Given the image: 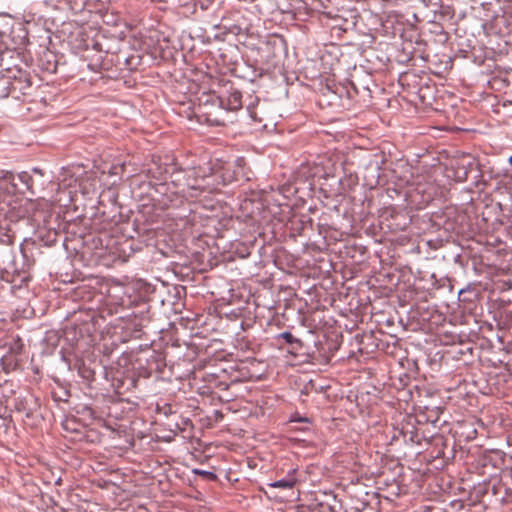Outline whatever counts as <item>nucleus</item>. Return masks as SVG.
Masks as SVG:
<instances>
[{"mask_svg":"<svg viewBox=\"0 0 512 512\" xmlns=\"http://www.w3.org/2000/svg\"><path fill=\"white\" fill-rule=\"evenodd\" d=\"M10 79V68L6 69L5 72H0V99H5L10 96Z\"/></svg>","mask_w":512,"mask_h":512,"instance_id":"39448f33","label":"nucleus"},{"mask_svg":"<svg viewBox=\"0 0 512 512\" xmlns=\"http://www.w3.org/2000/svg\"><path fill=\"white\" fill-rule=\"evenodd\" d=\"M198 474H201V475H204L206 477H209V478H215V474L213 472H210V471H204V470H199V471H196Z\"/></svg>","mask_w":512,"mask_h":512,"instance_id":"9d476101","label":"nucleus"},{"mask_svg":"<svg viewBox=\"0 0 512 512\" xmlns=\"http://www.w3.org/2000/svg\"><path fill=\"white\" fill-rule=\"evenodd\" d=\"M10 96L14 99H21L22 96L30 94L32 83L29 74L18 68H10Z\"/></svg>","mask_w":512,"mask_h":512,"instance_id":"f257e3e1","label":"nucleus"},{"mask_svg":"<svg viewBox=\"0 0 512 512\" xmlns=\"http://www.w3.org/2000/svg\"><path fill=\"white\" fill-rule=\"evenodd\" d=\"M18 179L29 189L32 183V177L27 172H21L18 174Z\"/></svg>","mask_w":512,"mask_h":512,"instance_id":"423d86ee","label":"nucleus"},{"mask_svg":"<svg viewBox=\"0 0 512 512\" xmlns=\"http://www.w3.org/2000/svg\"><path fill=\"white\" fill-rule=\"evenodd\" d=\"M279 338H282L286 341L287 344H293L298 342V339H296L292 333L285 331L279 334Z\"/></svg>","mask_w":512,"mask_h":512,"instance_id":"0eeeda50","label":"nucleus"},{"mask_svg":"<svg viewBox=\"0 0 512 512\" xmlns=\"http://www.w3.org/2000/svg\"><path fill=\"white\" fill-rule=\"evenodd\" d=\"M211 106H216L220 112L223 111H237L242 107V95L239 91L231 92L227 99L211 95Z\"/></svg>","mask_w":512,"mask_h":512,"instance_id":"7ed1b4c3","label":"nucleus"},{"mask_svg":"<svg viewBox=\"0 0 512 512\" xmlns=\"http://www.w3.org/2000/svg\"><path fill=\"white\" fill-rule=\"evenodd\" d=\"M296 469H291L286 477L268 484L271 488L292 489L297 483Z\"/></svg>","mask_w":512,"mask_h":512,"instance_id":"20e7f679","label":"nucleus"},{"mask_svg":"<svg viewBox=\"0 0 512 512\" xmlns=\"http://www.w3.org/2000/svg\"><path fill=\"white\" fill-rule=\"evenodd\" d=\"M187 175V184L182 189V192L187 196L197 197L202 192H212L214 190V186L209 181L210 177H196L198 176L196 169L188 170Z\"/></svg>","mask_w":512,"mask_h":512,"instance_id":"f03ea898","label":"nucleus"},{"mask_svg":"<svg viewBox=\"0 0 512 512\" xmlns=\"http://www.w3.org/2000/svg\"><path fill=\"white\" fill-rule=\"evenodd\" d=\"M207 121L211 123L212 125H222L224 124V119L221 117H215V118H207Z\"/></svg>","mask_w":512,"mask_h":512,"instance_id":"1a4fd4ad","label":"nucleus"},{"mask_svg":"<svg viewBox=\"0 0 512 512\" xmlns=\"http://www.w3.org/2000/svg\"><path fill=\"white\" fill-rule=\"evenodd\" d=\"M508 161L512 165V156L509 157Z\"/></svg>","mask_w":512,"mask_h":512,"instance_id":"9b49d317","label":"nucleus"},{"mask_svg":"<svg viewBox=\"0 0 512 512\" xmlns=\"http://www.w3.org/2000/svg\"><path fill=\"white\" fill-rule=\"evenodd\" d=\"M46 3L60 9L69 5L68 0H46Z\"/></svg>","mask_w":512,"mask_h":512,"instance_id":"6e6552de","label":"nucleus"}]
</instances>
